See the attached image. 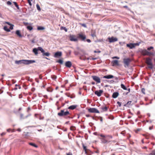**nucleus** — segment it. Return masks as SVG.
Here are the masks:
<instances>
[{"label":"nucleus","mask_w":155,"mask_h":155,"mask_svg":"<svg viewBox=\"0 0 155 155\" xmlns=\"http://www.w3.org/2000/svg\"><path fill=\"white\" fill-rule=\"evenodd\" d=\"M70 114V113L68 111H64V110H61L60 112L58 113V115L60 117H66Z\"/></svg>","instance_id":"obj_1"},{"label":"nucleus","mask_w":155,"mask_h":155,"mask_svg":"<svg viewBox=\"0 0 155 155\" xmlns=\"http://www.w3.org/2000/svg\"><path fill=\"white\" fill-rule=\"evenodd\" d=\"M131 61V60L130 58H124L123 59V63L124 64V67L125 68L128 67Z\"/></svg>","instance_id":"obj_2"},{"label":"nucleus","mask_w":155,"mask_h":155,"mask_svg":"<svg viewBox=\"0 0 155 155\" xmlns=\"http://www.w3.org/2000/svg\"><path fill=\"white\" fill-rule=\"evenodd\" d=\"M152 59L148 58H147L146 60V63L147 65H149V68L152 69L153 68V64L152 63Z\"/></svg>","instance_id":"obj_3"},{"label":"nucleus","mask_w":155,"mask_h":155,"mask_svg":"<svg viewBox=\"0 0 155 155\" xmlns=\"http://www.w3.org/2000/svg\"><path fill=\"white\" fill-rule=\"evenodd\" d=\"M88 111L92 113H99V110L96 108H90L88 110Z\"/></svg>","instance_id":"obj_4"},{"label":"nucleus","mask_w":155,"mask_h":155,"mask_svg":"<svg viewBox=\"0 0 155 155\" xmlns=\"http://www.w3.org/2000/svg\"><path fill=\"white\" fill-rule=\"evenodd\" d=\"M92 77L94 80L97 83H100L101 79L98 77L97 76H92Z\"/></svg>","instance_id":"obj_5"},{"label":"nucleus","mask_w":155,"mask_h":155,"mask_svg":"<svg viewBox=\"0 0 155 155\" xmlns=\"http://www.w3.org/2000/svg\"><path fill=\"white\" fill-rule=\"evenodd\" d=\"M109 41L110 43L114 42L117 41V38H114L113 37H109L108 38Z\"/></svg>","instance_id":"obj_6"},{"label":"nucleus","mask_w":155,"mask_h":155,"mask_svg":"<svg viewBox=\"0 0 155 155\" xmlns=\"http://www.w3.org/2000/svg\"><path fill=\"white\" fill-rule=\"evenodd\" d=\"M35 62L34 60H25V64L28 65Z\"/></svg>","instance_id":"obj_7"},{"label":"nucleus","mask_w":155,"mask_h":155,"mask_svg":"<svg viewBox=\"0 0 155 155\" xmlns=\"http://www.w3.org/2000/svg\"><path fill=\"white\" fill-rule=\"evenodd\" d=\"M103 91L102 90H100L99 91H95L94 93L98 97H100L101 95V94L103 93Z\"/></svg>","instance_id":"obj_8"},{"label":"nucleus","mask_w":155,"mask_h":155,"mask_svg":"<svg viewBox=\"0 0 155 155\" xmlns=\"http://www.w3.org/2000/svg\"><path fill=\"white\" fill-rule=\"evenodd\" d=\"M62 53L61 51H57L56 52L54 55V57L55 58H58L61 57L62 56Z\"/></svg>","instance_id":"obj_9"},{"label":"nucleus","mask_w":155,"mask_h":155,"mask_svg":"<svg viewBox=\"0 0 155 155\" xmlns=\"http://www.w3.org/2000/svg\"><path fill=\"white\" fill-rule=\"evenodd\" d=\"M78 38H80L82 41H84L86 38V36L85 35H83L81 34H78Z\"/></svg>","instance_id":"obj_10"},{"label":"nucleus","mask_w":155,"mask_h":155,"mask_svg":"<svg viewBox=\"0 0 155 155\" xmlns=\"http://www.w3.org/2000/svg\"><path fill=\"white\" fill-rule=\"evenodd\" d=\"M15 64H25V59H23L18 61H15Z\"/></svg>","instance_id":"obj_11"},{"label":"nucleus","mask_w":155,"mask_h":155,"mask_svg":"<svg viewBox=\"0 0 155 155\" xmlns=\"http://www.w3.org/2000/svg\"><path fill=\"white\" fill-rule=\"evenodd\" d=\"M69 39L71 41H72L76 42L78 41V39L75 38V37L73 35H71L70 36Z\"/></svg>","instance_id":"obj_12"},{"label":"nucleus","mask_w":155,"mask_h":155,"mask_svg":"<svg viewBox=\"0 0 155 155\" xmlns=\"http://www.w3.org/2000/svg\"><path fill=\"white\" fill-rule=\"evenodd\" d=\"M127 46L130 49H133L135 48L134 45V43H130L127 44Z\"/></svg>","instance_id":"obj_13"},{"label":"nucleus","mask_w":155,"mask_h":155,"mask_svg":"<svg viewBox=\"0 0 155 155\" xmlns=\"http://www.w3.org/2000/svg\"><path fill=\"white\" fill-rule=\"evenodd\" d=\"M65 66L68 68H71L72 66L71 62L69 61H66L65 63Z\"/></svg>","instance_id":"obj_14"},{"label":"nucleus","mask_w":155,"mask_h":155,"mask_svg":"<svg viewBox=\"0 0 155 155\" xmlns=\"http://www.w3.org/2000/svg\"><path fill=\"white\" fill-rule=\"evenodd\" d=\"M114 77V76L113 75L111 74L107 75H106L104 76L103 77V78H106V79H110L113 78Z\"/></svg>","instance_id":"obj_15"},{"label":"nucleus","mask_w":155,"mask_h":155,"mask_svg":"<svg viewBox=\"0 0 155 155\" xmlns=\"http://www.w3.org/2000/svg\"><path fill=\"white\" fill-rule=\"evenodd\" d=\"M119 94L118 92H114L112 95L113 98H116L119 95Z\"/></svg>","instance_id":"obj_16"},{"label":"nucleus","mask_w":155,"mask_h":155,"mask_svg":"<svg viewBox=\"0 0 155 155\" xmlns=\"http://www.w3.org/2000/svg\"><path fill=\"white\" fill-rule=\"evenodd\" d=\"M142 53L144 55H147L148 53H149V51L146 49H144L142 50Z\"/></svg>","instance_id":"obj_17"},{"label":"nucleus","mask_w":155,"mask_h":155,"mask_svg":"<svg viewBox=\"0 0 155 155\" xmlns=\"http://www.w3.org/2000/svg\"><path fill=\"white\" fill-rule=\"evenodd\" d=\"M15 34L19 37L21 38L22 37V35L21 34L20 31L19 30L16 31Z\"/></svg>","instance_id":"obj_18"},{"label":"nucleus","mask_w":155,"mask_h":155,"mask_svg":"<svg viewBox=\"0 0 155 155\" xmlns=\"http://www.w3.org/2000/svg\"><path fill=\"white\" fill-rule=\"evenodd\" d=\"M77 106L76 105H72L69 106L68 107V109H69L73 110L75 109L76 107Z\"/></svg>","instance_id":"obj_19"},{"label":"nucleus","mask_w":155,"mask_h":155,"mask_svg":"<svg viewBox=\"0 0 155 155\" xmlns=\"http://www.w3.org/2000/svg\"><path fill=\"white\" fill-rule=\"evenodd\" d=\"M113 65H118V61L117 60H114L112 62Z\"/></svg>","instance_id":"obj_20"},{"label":"nucleus","mask_w":155,"mask_h":155,"mask_svg":"<svg viewBox=\"0 0 155 155\" xmlns=\"http://www.w3.org/2000/svg\"><path fill=\"white\" fill-rule=\"evenodd\" d=\"M32 51L35 53V55H37L38 54V50L37 49V48H34L33 49Z\"/></svg>","instance_id":"obj_21"},{"label":"nucleus","mask_w":155,"mask_h":155,"mask_svg":"<svg viewBox=\"0 0 155 155\" xmlns=\"http://www.w3.org/2000/svg\"><path fill=\"white\" fill-rule=\"evenodd\" d=\"M4 30L7 32H10V30L9 28H8L7 26H5L3 28Z\"/></svg>","instance_id":"obj_22"},{"label":"nucleus","mask_w":155,"mask_h":155,"mask_svg":"<svg viewBox=\"0 0 155 155\" xmlns=\"http://www.w3.org/2000/svg\"><path fill=\"white\" fill-rule=\"evenodd\" d=\"M38 51H41V53H43L44 52V50L41 47H38L37 48Z\"/></svg>","instance_id":"obj_23"},{"label":"nucleus","mask_w":155,"mask_h":155,"mask_svg":"<svg viewBox=\"0 0 155 155\" xmlns=\"http://www.w3.org/2000/svg\"><path fill=\"white\" fill-rule=\"evenodd\" d=\"M50 55V54L48 52H45V51H44V52L42 53V55L43 56H49Z\"/></svg>","instance_id":"obj_24"},{"label":"nucleus","mask_w":155,"mask_h":155,"mask_svg":"<svg viewBox=\"0 0 155 155\" xmlns=\"http://www.w3.org/2000/svg\"><path fill=\"white\" fill-rule=\"evenodd\" d=\"M121 87L123 88L124 90H127V88L126 87V86L123 84H121Z\"/></svg>","instance_id":"obj_25"},{"label":"nucleus","mask_w":155,"mask_h":155,"mask_svg":"<svg viewBox=\"0 0 155 155\" xmlns=\"http://www.w3.org/2000/svg\"><path fill=\"white\" fill-rule=\"evenodd\" d=\"M37 29L38 30H42L45 29V28L42 26H39L38 27Z\"/></svg>","instance_id":"obj_26"},{"label":"nucleus","mask_w":155,"mask_h":155,"mask_svg":"<svg viewBox=\"0 0 155 155\" xmlns=\"http://www.w3.org/2000/svg\"><path fill=\"white\" fill-rule=\"evenodd\" d=\"M132 101H128L127 103L124 105V106L128 107L129 105H131Z\"/></svg>","instance_id":"obj_27"},{"label":"nucleus","mask_w":155,"mask_h":155,"mask_svg":"<svg viewBox=\"0 0 155 155\" xmlns=\"http://www.w3.org/2000/svg\"><path fill=\"white\" fill-rule=\"evenodd\" d=\"M13 3L14 4V5L15 6V7L17 8V9L19 10L20 8L19 7L17 3L16 2H13Z\"/></svg>","instance_id":"obj_28"},{"label":"nucleus","mask_w":155,"mask_h":155,"mask_svg":"<svg viewBox=\"0 0 155 155\" xmlns=\"http://www.w3.org/2000/svg\"><path fill=\"white\" fill-rule=\"evenodd\" d=\"M56 62H58L61 64H63V61L62 60L60 59L57 61Z\"/></svg>","instance_id":"obj_29"},{"label":"nucleus","mask_w":155,"mask_h":155,"mask_svg":"<svg viewBox=\"0 0 155 155\" xmlns=\"http://www.w3.org/2000/svg\"><path fill=\"white\" fill-rule=\"evenodd\" d=\"M101 109L104 111H106L107 110V107L106 106H105V107H102Z\"/></svg>","instance_id":"obj_30"},{"label":"nucleus","mask_w":155,"mask_h":155,"mask_svg":"<svg viewBox=\"0 0 155 155\" xmlns=\"http://www.w3.org/2000/svg\"><path fill=\"white\" fill-rule=\"evenodd\" d=\"M29 144L30 145H31L32 146H33L35 147H38L35 144L33 143H29Z\"/></svg>","instance_id":"obj_31"},{"label":"nucleus","mask_w":155,"mask_h":155,"mask_svg":"<svg viewBox=\"0 0 155 155\" xmlns=\"http://www.w3.org/2000/svg\"><path fill=\"white\" fill-rule=\"evenodd\" d=\"M27 28V29L30 31L31 30L33 29L32 27L31 26H28Z\"/></svg>","instance_id":"obj_32"},{"label":"nucleus","mask_w":155,"mask_h":155,"mask_svg":"<svg viewBox=\"0 0 155 155\" xmlns=\"http://www.w3.org/2000/svg\"><path fill=\"white\" fill-rule=\"evenodd\" d=\"M82 146H83V149H84V150L85 151V153H87V152L86 147L83 144H82Z\"/></svg>","instance_id":"obj_33"},{"label":"nucleus","mask_w":155,"mask_h":155,"mask_svg":"<svg viewBox=\"0 0 155 155\" xmlns=\"http://www.w3.org/2000/svg\"><path fill=\"white\" fill-rule=\"evenodd\" d=\"M36 7L37 8V10L38 11H40L41 10V8H40L39 5L38 4H36Z\"/></svg>","instance_id":"obj_34"},{"label":"nucleus","mask_w":155,"mask_h":155,"mask_svg":"<svg viewBox=\"0 0 155 155\" xmlns=\"http://www.w3.org/2000/svg\"><path fill=\"white\" fill-rule=\"evenodd\" d=\"M61 30H64L66 32H67L68 31L66 27L62 26L61 27Z\"/></svg>","instance_id":"obj_35"},{"label":"nucleus","mask_w":155,"mask_h":155,"mask_svg":"<svg viewBox=\"0 0 155 155\" xmlns=\"http://www.w3.org/2000/svg\"><path fill=\"white\" fill-rule=\"evenodd\" d=\"M102 142L103 143H107L108 141L105 139L103 138L102 139Z\"/></svg>","instance_id":"obj_36"},{"label":"nucleus","mask_w":155,"mask_h":155,"mask_svg":"<svg viewBox=\"0 0 155 155\" xmlns=\"http://www.w3.org/2000/svg\"><path fill=\"white\" fill-rule=\"evenodd\" d=\"M53 80H55L57 78V76L55 75H52L51 76Z\"/></svg>","instance_id":"obj_37"},{"label":"nucleus","mask_w":155,"mask_h":155,"mask_svg":"<svg viewBox=\"0 0 155 155\" xmlns=\"http://www.w3.org/2000/svg\"><path fill=\"white\" fill-rule=\"evenodd\" d=\"M152 55L154 56V53L153 52H149V53H148L147 55Z\"/></svg>","instance_id":"obj_38"},{"label":"nucleus","mask_w":155,"mask_h":155,"mask_svg":"<svg viewBox=\"0 0 155 155\" xmlns=\"http://www.w3.org/2000/svg\"><path fill=\"white\" fill-rule=\"evenodd\" d=\"M47 91L48 92H52V90L50 88H48L47 89Z\"/></svg>","instance_id":"obj_39"},{"label":"nucleus","mask_w":155,"mask_h":155,"mask_svg":"<svg viewBox=\"0 0 155 155\" xmlns=\"http://www.w3.org/2000/svg\"><path fill=\"white\" fill-rule=\"evenodd\" d=\"M14 25L12 24L10 25V27L9 28V29L10 30H12L13 28Z\"/></svg>","instance_id":"obj_40"},{"label":"nucleus","mask_w":155,"mask_h":155,"mask_svg":"<svg viewBox=\"0 0 155 155\" xmlns=\"http://www.w3.org/2000/svg\"><path fill=\"white\" fill-rule=\"evenodd\" d=\"M80 24L82 26L85 27V28H87V26L85 24H82L80 23Z\"/></svg>","instance_id":"obj_41"},{"label":"nucleus","mask_w":155,"mask_h":155,"mask_svg":"<svg viewBox=\"0 0 155 155\" xmlns=\"http://www.w3.org/2000/svg\"><path fill=\"white\" fill-rule=\"evenodd\" d=\"M109 118L111 120H113L114 119V117L112 115H110L109 116Z\"/></svg>","instance_id":"obj_42"},{"label":"nucleus","mask_w":155,"mask_h":155,"mask_svg":"<svg viewBox=\"0 0 155 155\" xmlns=\"http://www.w3.org/2000/svg\"><path fill=\"white\" fill-rule=\"evenodd\" d=\"M153 47L151 46L150 47L148 48L147 49L148 50L150 51V50H151V49H153Z\"/></svg>","instance_id":"obj_43"},{"label":"nucleus","mask_w":155,"mask_h":155,"mask_svg":"<svg viewBox=\"0 0 155 155\" xmlns=\"http://www.w3.org/2000/svg\"><path fill=\"white\" fill-rule=\"evenodd\" d=\"M108 82L110 83H112L114 82L113 80H106Z\"/></svg>","instance_id":"obj_44"},{"label":"nucleus","mask_w":155,"mask_h":155,"mask_svg":"<svg viewBox=\"0 0 155 155\" xmlns=\"http://www.w3.org/2000/svg\"><path fill=\"white\" fill-rule=\"evenodd\" d=\"M20 118L21 119H23L24 118L23 117V114H20Z\"/></svg>","instance_id":"obj_45"},{"label":"nucleus","mask_w":155,"mask_h":155,"mask_svg":"<svg viewBox=\"0 0 155 155\" xmlns=\"http://www.w3.org/2000/svg\"><path fill=\"white\" fill-rule=\"evenodd\" d=\"M117 103L118 104L119 107H120L121 105V103L119 101H117Z\"/></svg>","instance_id":"obj_46"},{"label":"nucleus","mask_w":155,"mask_h":155,"mask_svg":"<svg viewBox=\"0 0 155 155\" xmlns=\"http://www.w3.org/2000/svg\"><path fill=\"white\" fill-rule=\"evenodd\" d=\"M145 90L143 88H142V89H141V91H142V92L144 94H145Z\"/></svg>","instance_id":"obj_47"},{"label":"nucleus","mask_w":155,"mask_h":155,"mask_svg":"<svg viewBox=\"0 0 155 155\" xmlns=\"http://www.w3.org/2000/svg\"><path fill=\"white\" fill-rule=\"evenodd\" d=\"M28 3L30 6L32 5V3L30 0H27Z\"/></svg>","instance_id":"obj_48"},{"label":"nucleus","mask_w":155,"mask_h":155,"mask_svg":"<svg viewBox=\"0 0 155 155\" xmlns=\"http://www.w3.org/2000/svg\"><path fill=\"white\" fill-rule=\"evenodd\" d=\"M7 4L8 5H11L12 4V3L10 1H8L7 2Z\"/></svg>","instance_id":"obj_49"},{"label":"nucleus","mask_w":155,"mask_h":155,"mask_svg":"<svg viewBox=\"0 0 155 155\" xmlns=\"http://www.w3.org/2000/svg\"><path fill=\"white\" fill-rule=\"evenodd\" d=\"M74 54L75 55H78L79 54V53L76 51H74Z\"/></svg>","instance_id":"obj_50"},{"label":"nucleus","mask_w":155,"mask_h":155,"mask_svg":"<svg viewBox=\"0 0 155 155\" xmlns=\"http://www.w3.org/2000/svg\"><path fill=\"white\" fill-rule=\"evenodd\" d=\"M134 45L135 47L136 46H138L140 44V43H134Z\"/></svg>","instance_id":"obj_51"},{"label":"nucleus","mask_w":155,"mask_h":155,"mask_svg":"<svg viewBox=\"0 0 155 155\" xmlns=\"http://www.w3.org/2000/svg\"><path fill=\"white\" fill-rule=\"evenodd\" d=\"M106 136H107V137H108L109 138H111H111H112V137L111 135H106Z\"/></svg>","instance_id":"obj_52"},{"label":"nucleus","mask_w":155,"mask_h":155,"mask_svg":"<svg viewBox=\"0 0 155 155\" xmlns=\"http://www.w3.org/2000/svg\"><path fill=\"white\" fill-rule=\"evenodd\" d=\"M100 136L103 137H107V136H106V135L105 136L102 134L100 135Z\"/></svg>","instance_id":"obj_53"},{"label":"nucleus","mask_w":155,"mask_h":155,"mask_svg":"<svg viewBox=\"0 0 155 155\" xmlns=\"http://www.w3.org/2000/svg\"><path fill=\"white\" fill-rule=\"evenodd\" d=\"M12 81L13 84H14L16 82V81L13 79L12 80Z\"/></svg>","instance_id":"obj_54"},{"label":"nucleus","mask_w":155,"mask_h":155,"mask_svg":"<svg viewBox=\"0 0 155 155\" xmlns=\"http://www.w3.org/2000/svg\"><path fill=\"white\" fill-rule=\"evenodd\" d=\"M31 41L32 43H35V39H33L32 40H31Z\"/></svg>","instance_id":"obj_55"},{"label":"nucleus","mask_w":155,"mask_h":155,"mask_svg":"<svg viewBox=\"0 0 155 155\" xmlns=\"http://www.w3.org/2000/svg\"><path fill=\"white\" fill-rule=\"evenodd\" d=\"M6 23L8 25H12L10 22H6Z\"/></svg>","instance_id":"obj_56"},{"label":"nucleus","mask_w":155,"mask_h":155,"mask_svg":"<svg viewBox=\"0 0 155 155\" xmlns=\"http://www.w3.org/2000/svg\"><path fill=\"white\" fill-rule=\"evenodd\" d=\"M86 41L88 43H90L91 42V40L89 39H87Z\"/></svg>","instance_id":"obj_57"},{"label":"nucleus","mask_w":155,"mask_h":155,"mask_svg":"<svg viewBox=\"0 0 155 155\" xmlns=\"http://www.w3.org/2000/svg\"><path fill=\"white\" fill-rule=\"evenodd\" d=\"M147 122H149L150 123H152V121L151 120H147Z\"/></svg>","instance_id":"obj_58"},{"label":"nucleus","mask_w":155,"mask_h":155,"mask_svg":"<svg viewBox=\"0 0 155 155\" xmlns=\"http://www.w3.org/2000/svg\"><path fill=\"white\" fill-rule=\"evenodd\" d=\"M5 133H4V132H3V133H2L1 134V136H3L4 135H5Z\"/></svg>","instance_id":"obj_59"},{"label":"nucleus","mask_w":155,"mask_h":155,"mask_svg":"<svg viewBox=\"0 0 155 155\" xmlns=\"http://www.w3.org/2000/svg\"><path fill=\"white\" fill-rule=\"evenodd\" d=\"M153 128V126H152V127H149V129L150 130H151Z\"/></svg>","instance_id":"obj_60"},{"label":"nucleus","mask_w":155,"mask_h":155,"mask_svg":"<svg viewBox=\"0 0 155 155\" xmlns=\"http://www.w3.org/2000/svg\"><path fill=\"white\" fill-rule=\"evenodd\" d=\"M65 118L67 119L68 118H73V117H71L70 116H68V117H65Z\"/></svg>","instance_id":"obj_61"},{"label":"nucleus","mask_w":155,"mask_h":155,"mask_svg":"<svg viewBox=\"0 0 155 155\" xmlns=\"http://www.w3.org/2000/svg\"><path fill=\"white\" fill-rule=\"evenodd\" d=\"M35 81H36L37 83H39V81L38 80V79H37V78H36V79H35Z\"/></svg>","instance_id":"obj_62"},{"label":"nucleus","mask_w":155,"mask_h":155,"mask_svg":"<svg viewBox=\"0 0 155 155\" xmlns=\"http://www.w3.org/2000/svg\"><path fill=\"white\" fill-rule=\"evenodd\" d=\"M29 134L28 132H27L25 134V136H28V134Z\"/></svg>","instance_id":"obj_63"},{"label":"nucleus","mask_w":155,"mask_h":155,"mask_svg":"<svg viewBox=\"0 0 155 155\" xmlns=\"http://www.w3.org/2000/svg\"><path fill=\"white\" fill-rule=\"evenodd\" d=\"M39 78L41 79H42V77L41 76V75H39Z\"/></svg>","instance_id":"obj_64"}]
</instances>
